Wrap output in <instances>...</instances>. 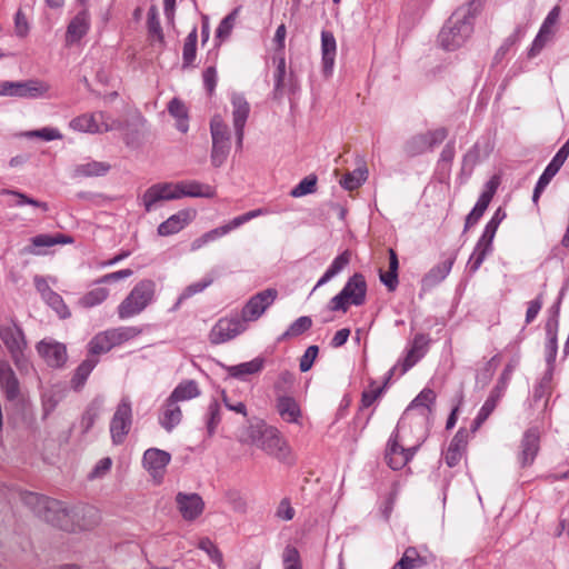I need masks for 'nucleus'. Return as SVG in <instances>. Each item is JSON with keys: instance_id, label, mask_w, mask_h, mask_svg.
<instances>
[{"instance_id": "nucleus-47", "label": "nucleus", "mask_w": 569, "mask_h": 569, "mask_svg": "<svg viewBox=\"0 0 569 569\" xmlns=\"http://www.w3.org/2000/svg\"><path fill=\"white\" fill-rule=\"evenodd\" d=\"M368 170L366 167H358L351 172H347L340 180V184L349 191H352L361 186L367 179Z\"/></svg>"}, {"instance_id": "nucleus-20", "label": "nucleus", "mask_w": 569, "mask_h": 569, "mask_svg": "<svg viewBox=\"0 0 569 569\" xmlns=\"http://www.w3.org/2000/svg\"><path fill=\"white\" fill-rule=\"evenodd\" d=\"M90 29V14L87 9L78 12L69 22L66 32V43L71 46L83 38Z\"/></svg>"}, {"instance_id": "nucleus-51", "label": "nucleus", "mask_w": 569, "mask_h": 569, "mask_svg": "<svg viewBox=\"0 0 569 569\" xmlns=\"http://www.w3.org/2000/svg\"><path fill=\"white\" fill-rule=\"evenodd\" d=\"M108 331L113 346L121 345L122 342L133 339L141 333V329L137 327H119Z\"/></svg>"}, {"instance_id": "nucleus-44", "label": "nucleus", "mask_w": 569, "mask_h": 569, "mask_svg": "<svg viewBox=\"0 0 569 569\" xmlns=\"http://www.w3.org/2000/svg\"><path fill=\"white\" fill-rule=\"evenodd\" d=\"M569 156V139L565 142V144L558 150L552 160L543 170L542 174L552 179L560 168L563 166L565 161Z\"/></svg>"}, {"instance_id": "nucleus-23", "label": "nucleus", "mask_w": 569, "mask_h": 569, "mask_svg": "<svg viewBox=\"0 0 569 569\" xmlns=\"http://www.w3.org/2000/svg\"><path fill=\"white\" fill-rule=\"evenodd\" d=\"M0 388L10 401L19 396V380L7 361H0Z\"/></svg>"}, {"instance_id": "nucleus-31", "label": "nucleus", "mask_w": 569, "mask_h": 569, "mask_svg": "<svg viewBox=\"0 0 569 569\" xmlns=\"http://www.w3.org/2000/svg\"><path fill=\"white\" fill-rule=\"evenodd\" d=\"M231 104L233 128L240 131L241 128H244L248 120L250 113V104L240 93H232Z\"/></svg>"}, {"instance_id": "nucleus-46", "label": "nucleus", "mask_w": 569, "mask_h": 569, "mask_svg": "<svg viewBox=\"0 0 569 569\" xmlns=\"http://www.w3.org/2000/svg\"><path fill=\"white\" fill-rule=\"evenodd\" d=\"M436 401V392L429 388L423 389L411 402L408 410L421 409L425 412H431Z\"/></svg>"}, {"instance_id": "nucleus-59", "label": "nucleus", "mask_w": 569, "mask_h": 569, "mask_svg": "<svg viewBox=\"0 0 569 569\" xmlns=\"http://www.w3.org/2000/svg\"><path fill=\"white\" fill-rule=\"evenodd\" d=\"M46 499H47L46 496H42V495H39L36 492L26 491V492L21 493V501L27 507H29L38 517H39V513H40L43 505L46 503Z\"/></svg>"}, {"instance_id": "nucleus-10", "label": "nucleus", "mask_w": 569, "mask_h": 569, "mask_svg": "<svg viewBox=\"0 0 569 569\" xmlns=\"http://www.w3.org/2000/svg\"><path fill=\"white\" fill-rule=\"evenodd\" d=\"M4 97H17L26 99H37L43 97L49 91V84L38 79L26 81H7Z\"/></svg>"}, {"instance_id": "nucleus-38", "label": "nucleus", "mask_w": 569, "mask_h": 569, "mask_svg": "<svg viewBox=\"0 0 569 569\" xmlns=\"http://www.w3.org/2000/svg\"><path fill=\"white\" fill-rule=\"evenodd\" d=\"M72 240L63 234L50 236V234H38L31 238L32 247L27 248V252L31 254H40L41 252L36 248L40 247H52L54 244L70 243Z\"/></svg>"}, {"instance_id": "nucleus-6", "label": "nucleus", "mask_w": 569, "mask_h": 569, "mask_svg": "<svg viewBox=\"0 0 569 569\" xmlns=\"http://www.w3.org/2000/svg\"><path fill=\"white\" fill-rule=\"evenodd\" d=\"M0 339L8 349L14 365L19 370L28 368L24 356L27 340L22 329L14 322L0 325Z\"/></svg>"}, {"instance_id": "nucleus-12", "label": "nucleus", "mask_w": 569, "mask_h": 569, "mask_svg": "<svg viewBox=\"0 0 569 569\" xmlns=\"http://www.w3.org/2000/svg\"><path fill=\"white\" fill-rule=\"evenodd\" d=\"M180 199L178 182H162L156 183L149 187L143 196L142 202L146 211L150 212L157 208V203L160 201H169Z\"/></svg>"}, {"instance_id": "nucleus-28", "label": "nucleus", "mask_w": 569, "mask_h": 569, "mask_svg": "<svg viewBox=\"0 0 569 569\" xmlns=\"http://www.w3.org/2000/svg\"><path fill=\"white\" fill-rule=\"evenodd\" d=\"M277 411L289 423H300L301 410L295 398L280 396L277 399Z\"/></svg>"}, {"instance_id": "nucleus-56", "label": "nucleus", "mask_w": 569, "mask_h": 569, "mask_svg": "<svg viewBox=\"0 0 569 569\" xmlns=\"http://www.w3.org/2000/svg\"><path fill=\"white\" fill-rule=\"evenodd\" d=\"M317 177L309 174L303 178L291 191L290 196L293 198H300L316 191Z\"/></svg>"}, {"instance_id": "nucleus-29", "label": "nucleus", "mask_w": 569, "mask_h": 569, "mask_svg": "<svg viewBox=\"0 0 569 569\" xmlns=\"http://www.w3.org/2000/svg\"><path fill=\"white\" fill-rule=\"evenodd\" d=\"M337 51L336 39L330 31L323 30L321 32V53H322V66L323 72L330 74L335 64Z\"/></svg>"}, {"instance_id": "nucleus-32", "label": "nucleus", "mask_w": 569, "mask_h": 569, "mask_svg": "<svg viewBox=\"0 0 569 569\" xmlns=\"http://www.w3.org/2000/svg\"><path fill=\"white\" fill-rule=\"evenodd\" d=\"M182 412L178 402L170 397L166 400L159 418L160 425L167 430L171 431L181 421Z\"/></svg>"}, {"instance_id": "nucleus-49", "label": "nucleus", "mask_w": 569, "mask_h": 569, "mask_svg": "<svg viewBox=\"0 0 569 569\" xmlns=\"http://www.w3.org/2000/svg\"><path fill=\"white\" fill-rule=\"evenodd\" d=\"M261 214H263L262 209L251 210L241 216L233 218L230 222H228L227 224L220 226L217 229L219 232H221V237H222V236L229 233L231 230L239 228L243 223H246V222L250 221L251 219L257 218Z\"/></svg>"}, {"instance_id": "nucleus-9", "label": "nucleus", "mask_w": 569, "mask_h": 569, "mask_svg": "<svg viewBox=\"0 0 569 569\" xmlns=\"http://www.w3.org/2000/svg\"><path fill=\"white\" fill-rule=\"evenodd\" d=\"M277 297L278 291L273 288H268L253 295L243 306L240 318L244 323L257 321L276 301Z\"/></svg>"}, {"instance_id": "nucleus-39", "label": "nucleus", "mask_w": 569, "mask_h": 569, "mask_svg": "<svg viewBox=\"0 0 569 569\" xmlns=\"http://www.w3.org/2000/svg\"><path fill=\"white\" fill-rule=\"evenodd\" d=\"M197 41H198V32L197 28L189 32L187 38L184 39L183 49H182V68L187 69L190 67H194V60L197 57Z\"/></svg>"}, {"instance_id": "nucleus-24", "label": "nucleus", "mask_w": 569, "mask_h": 569, "mask_svg": "<svg viewBox=\"0 0 569 569\" xmlns=\"http://www.w3.org/2000/svg\"><path fill=\"white\" fill-rule=\"evenodd\" d=\"M560 14V8L555 7L551 9V11L546 17L545 21L542 22L540 30L537 34V37L533 40L532 47L529 51L530 56H535L536 52H539L546 42L548 41L549 37L552 34V27L556 24V22L559 19Z\"/></svg>"}, {"instance_id": "nucleus-18", "label": "nucleus", "mask_w": 569, "mask_h": 569, "mask_svg": "<svg viewBox=\"0 0 569 569\" xmlns=\"http://www.w3.org/2000/svg\"><path fill=\"white\" fill-rule=\"evenodd\" d=\"M176 503L184 520H193L199 517L203 509L204 502L198 493L178 492Z\"/></svg>"}, {"instance_id": "nucleus-35", "label": "nucleus", "mask_w": 569, "mask_h": 569, "mask_svg": "<svg viewBox=\"0 0 569 569\" xmlns=\"http://www.w3.org/2000/svg\"><path fill=\"white\" fill-rule=\"evenodd\" d=\"M263 365L264 360L262 358H254L248 362L226 367V370L230 377L246 380L247 376L259 373L263 369Z\"/></svg>"}, {"instance_id": "nucleus-2", "label": "nucleus", "mask_w": 569, "mask_h": 569, "mask_svg": "<svg viewBox=\"0 0 569 569\" xmlns=\"http://www.w3.org/2000/svg\"><path fill=\"white\" fill-rule=\"evenodd\" d=\"M39 517L44 521L68 528L70 522H77L81 529H89L98 522V512L91 506H76L69 508L62 501L47 497Z\"/></svg>"}, {"instance_id": "nucleus-40", "label": "nucleus", "mask_w": 569, "mask_h": 569, "mask_svg": "<svg viewBox=\"0 0 569 569\" xmlns=\"http://www.w3.org/2000/svg\"><path fill=\"white\" fill-rule=\"evenodd\" d=\"M200 396L198 383L194 380H186L179 383L170 395V398L179 401H186Z\"/></svg>"}, {"instance_id": "nucleus-60", "label": "nucleus", "mask_w": 569, "mask_h": 569, "mask_svg": "<svg viewBox=\"0 0 569 569\" xmlns=\"http://www.w3.org/2000/svg\"><path fill=\"white\" fill-rule=\"evenodd\" d=\"M497 405L493 403V399H487L480 408L477 417L471 423V432H476L481 425L488 419V417L496 409Z\"/></svg>"}, {"instance_id": "nucleus-26", "label": "nucleus", "mask_w": 569, "mask_h": 569, "mask_svg": "<svg viewBox=\"0 0 569 569\" xmlns=\"http://www.w3.org/2000/svg\"><path fill=\"white\" fill-rule=\"evenodd\" d=\"M496 191V187L492 184V182H490V188L489 190L487 191H483L477 203L475 204L473 209L469 212V214L466 217V221H465V228H463V231L466 232L467 230H469L472 226H475L476 223H478V221L481 219V217L483 216L485 211L487 210L492 197H493V193Z\"/></svg>"}, {"instance_id": "nucleus-55", "label": "nucleus", "mask_w": 569, "mask_h": 569, "mask_svg": "<svg viewBox=\"0 0 569 569\" xmlns=\"http://www.w3.org/2000/svg\"><path fill=\"white\" fill-rule=\"evenodd\" d=\"M480 160V151L478 144L470 148L462 158L461 173L470 177L475 167Z\"/></svg>"}, {"instance_id": "nucleus-22", "label": "nucleus", "mask_w": 569, "mask_h": 569, "mask_svg": "<svg viewBox=\"0 0 569 569\" xmlns=\"http://www.w3.org/2000/svg\"><path fill=\"white\" fill-rule=\"evenodd\" d=\"M351 305L361 306L366 300L367 283L361 273H355L349 278L341 290Z\"/></svg>"}, {"instance_id": "nucleus-37", "label": "nucleus", "mask_w": 569, "mask_h": 569, "mask_svg": "<svg viewBox=\"0 0 569 569\" xmlns=\"http://www.w3.org/2000/svg\"><path fill=\"white\" fill-rule=\"evenodd\" d=\"M189 213L180 211L169 217L166 221L159 224V236L166 237L179 232L188 223Z\"/></svg>"}, {"instance_id": "nucleus-53", "label": "nucleus", "mask_w": 569, "mask_h": 569, "mask_svg": "<svg viewBox=\"0 0 569 569\" xmlns=\"http://www.w3.org/2000/svg\"><path fill=\"white\" fill-rule=\"evenodd\" d=\"M109 296L106 288H94L79 299V305L83 308H92L102 303Z\"/></svg>"}, {"instance_id": "nucleus-33", "label": "nucleus", "mask_w": 569, "mask_h": 569, "mask_svg": "<svg viewBox=\"0 0 569 569\" xmlns=\"http://www.w3.org/2000/svg\"><path fill=\"white\" fill-rule=\"evenodd\" d=\"M352 253L350 250H345L342 253H340L338 257L333 259L329 268L326 270V272L322 274V277L318 280L315 289L323 286L328 281H330L332 278L338 276L340 272H342L347 266L351 261Z\"/></svg>"}, {"instance_id": "nucleus-25", "label": "nucleus", "mask_w": 569, "mask_h": 569, "mask_svg": "<svg viewBox=\"0 0 569 569\" xmlns=\"http://www.w3.org/2000/svg\"><path fill=\"white\" fill-rule=\"evenodd\" d=\"M492 242L493 238L488 237L485 233L481 234L468 260L467 267L469 269V272L475 273L476 271H478V269L485 261L486 257L492 252Z\"/></svg>"}, {"instance_id": "nucleus-63", "label": "nucleus", "mask_w": 569, "mask_h": 569, "mask_svg": "<svg viewBox=\"0 0 569 569\" xmlns=\"http://www.w3.org/2000/svg\"><path fill=\"white\" fill-rule=\"evenodd\" d=\"M318 353H319L318 346L312 345L306 349L305 353L301 356L300 361H299V369L301 372H307L312 368L313 362H315L316 358L318 357Z\"/></svg>"}, {"instance_id": "nucleus-52", "label": "nucleus", "mask_w": 569, "mask_h": 569, "mask_svg": "<svg viewBox=\"0 0 569 569\" xmlns=\"http://www.w3.org/2000/svg\"><path fill=\"white\" fill-rule=\"evenodd\" d=\"M148 32L153 41L163 42V32L159 20L158 10L152 6L148 11Z\"/></svg>"}, {"instance_id": "nucleus-3", "label": "nucleus", "mask_w": 569, "mask_h": 569, "mask_svg": "<svg viewBox=\"0 0 569 569\" xmlns=\"http://www.w3.org/2000/svg\"><path fill=\"white\" fill-rule=\"evenodd\" d=\"M475 2L476 0H472L467 6L457 9L441 29L438 39L445 50L453 51L460 48L471 36L476 11Z\"/></svg>"}, {"instance_id": "nucleus-34", "label": "nucleus", "mask_w": 569, "mask_h": 569, "mask_svg": "<svg viewBox=\"0 0 569 569\" xmlns=\"http://www.w3.org/2000/svg\"><path fill=\"white\" fill-rule=\"evenodd\" d=\"M455 258L448 259L435 266L422 279L423 289H431L439 284L451 271Z\"/></svg>"}, {"instance_id": "nucleus-21", "label": "nucleus", "mask_w": 569, "mask_h": 569, "mask_svg": "<svg viewBox=\"0 0 569 569\" xmlns=\"http://www.w3.org/2000/svg\"><path fill=\"white\" fill-rule=\"evenodd\" d=\"M421 446V440L418 439L415 443L408 445L405 442L400 433L393 439V470L398 467H405L416 455Z\"/></svg>"}, {"instance_id": "nucleus-14", "label": "nucleus", "mask_w": 569, "mask_h": 569, "mask_svg": "<svg viewBox=\"0 0 569 569\" xmlns=\"http://www.w3.org/2000/svg\"><path fill=\"white\" fill-rule=\"evenodd\" d=\"M36 349L49 367L61 368L67 362L68 355L66 346L51 338L39 341Z\"/></svg>"}, {"instance_id": "nucleus-41", "label": "nucleus", "mask_w": 569, "mask_h": 569, "mask_svg": "<svg viewBox=\"0 0 569 569\" xmlns=\"http://www.w3.org/2000/svg\"><path fill=\"white\" fill-rule=\"evenodd\" d=\"M391 379V370L386 373L385 381L382 385L371 382L368 389L362 392L361 406L363 408L370 407L381 395L386 391L388 381Z\"/></svg>"}, {"instance_id": "nucleus-4", "label": "nucleus", "mask_w": 569, "mask_h": 569, "mask_svg": "<svg viewBox=\"0 0 569 569\" xmlns=\"http://www.w3.org/2000/svg\"><path fill=\"white\" fill-rule=\"evenodd\" d=\"M156 282L150 279L139 281L118 306L120 319H129L141 313L154 299Z\"/></svg>"}, {"instance_id": "nucleus-58", "label": "nucleus", "mask_w": 569, "mask_h": 569, "mask_svg": "<svg viewBox=\"0 0 569 569\" xmlns=\"http://www.w3.org/2000/svg\"><path fill=\"white\" fill-rule=\"evenodd\" d=\"M238 12L239 9H234L221 20L216 31V36L218 39L224 40L230 36L234 27Z\"/></svg>"}, {"instance_id": "nucleus-64", "label": "nucleus", "mask_w": 569, "mask_h": 569, "mask_svg": "<svg viewBox=\"0 0 569 569\" xmlns=\"http://www.w3.org/2000/svg\"><path fill=\"white\" fill-rule=\"evenodd\" d=\"M284 569H301L300 556L297 548L287 546L283 550Z\"/></svg>"}, {"instance_id": "nucleus-48", "label": "nucleus", "mask_w": 569, "mask_h": 569, "mask_svg": "<svg viewBox=\"0 0 569 569\" xmlns=\"http://www.w3.org/2000/svg\"><path fill=\"white\" fill-rule=\"evenodd\" d=\"M110 166L106 162L90 161L77 166L76 173L82 177H99L106 174Z\"/></svg>"}, {"instance_id": "nucleus-17", "label": "nucleus", "mask_w": 569, "mask_h": 569, "mask_svg": "<svg viewBox=\"0 0 569 569\" xmlns=\"http://www.w3.org/2000/svg\"><path fill=\"white\" fill-rule=\"evenodd\" d=\"M170 460L171 456L169 452L157 448H150L144 451L142 462L149 473L154 479L158 478L160 480Z\"/></svg>"}, {"instance_id": "nucleus-27", "label": "nucleus", "mask_w": 569, "mask_h": 569, "mask_svg": "<svg viewBox=\"0 0 569 569\" xmlns=\"http://www.w3.org/2000/svg\"><path fill=\"white\" fill-rule=\"evenodd\" d=\"M468 442V435L463 430H459L455 437L452 438L446 453H445V461L448 465V467H455L457 466L463 455V451L466 449Z\"/></svg>"}, {"instance_id": "nucleus-61", "label": "nucleus", "mask_w": 569, "mask_h": 569, "mask_svg": "<svg viewBox=\"0 0 569 569\" xmlns=\"http://www.w3.org/2000/svg\"><path fill=\"white\" fill-rule=\"evenodd\" d=\"M221 421V408L218 400H212L208 407L207 429L212 435Z\"/></svg>"}, {"instance_id": "nucleus-11", "label": "nucleus", "mask_w": 569, "mask_h": 569, "mask_svg": "<svg viewBox=\"0 0 569 569\" xmlns=\"http://www.w3.org/2000/svg\"><path fill=\"white\" fill-rule=\"evenodd\" d=\"M247 326L241 318H223L220 319L210 330L209 339L213 345L224 343L243 331Z\"/></svg>"}, {"instance_id": "nucleus-54", "label": "nucleus", "mask_w": 569, "mask_h": 569, "mask_svg": "<svg viewBox=\"0 0 569 569\" xmlns=\"http://www.w3.org/2000/svg\"><path fill=\"white\" fill-rule=\"evenodd\" d=\"M113 346L109 331L98 333L89 343V351L92 355L108 352Z\"/></svg>"}, {"instance_id": "nucleus-15", "label": "nucleus", "mask_w": 569, "mask_h": 569, "mask_svg": "<svg viewBox=\"0 0 569 569\" xmlns=\"http://www.w3.org/2000/svg\"><path fill=\"white\" fill-rule=\"evenodd\" d=\"M429 338L426 335H416L409 348L406 351L405 357L399 360L398 367L400 368V375H405L411 369L428 351Z\"/></svg>"}, {"instance_id": "nucleus-57", "label": "nucleus", "mask_w": 569, "mask_h": 569, "mask_svg": "<svg viewBox=\"0 0 569 569\" xmlns=\"http://www.w3.org/2000/svg\"><path fill=\"white\" fill-rule=\"evenodd\" d=\"M44 301H46V303L48 306H50L57 312V315L61 319H66V318L70 317V310H69V308L67 307V305L64 303L62 297L59 293L52 291L44 299Z\"/></svg>"}, {"instance_id": "nucleus-43", "label": "nucleus", "mask_w": 569, "mask_h": 569, "mask_svg": "<svg viewBox=\"0 0 569 569\" xmlns=\"http://www.w3.org/2000/svg\"><path fill=\"white\" fill-rule=\"evenodd\" d=\"M0 194H7V196H11V197L16 198V200L13 202H9L8 203L9 207H21V206H24V204H30V206L40 208L43 211H48L49 210V206H48L47 202H42V201L36 200L33 198H30L26 193H22V192H20L18 190L1 189L0 190Z\"/></svg>"}, {"instance_id": "nucleus-45", "label": "nucleus", "mask_w": 569, "mask_h": 569, "mask_svg": "<svg viewBox=\"0 0 569 569\" xmlns=\"http://www.w3.org/2000/svg\"><path fill=\"white\" fill-rule=\"evenodd\" d=\"M426 563L415 548H408L401 559L393 566V569H418Z\"/></svg>"}, {"instance_id": "nucleus-7", "label": "nucleus", "mask_w": 569, "mask_h": 569, "mask_svg": "<svg viewBox=\"0 0 569 569\" xmlns=\"http://www.w3.org/2000/svg\"><path fill=\"white\" fill-rule=\"evenodd\" d=\"M210 133L212 139L211 163L213 167L219 168L227 160L231 148L230 130L220 114L212 117Z\"/></svg>"}, {"instance_id": "nucleus-19", "label": "nucleus", "mask_w": 569, "mask_h": 569, "mask_svg": "<svg viewBox=\"0 0 569 569\" xmlns=\"http://www.w3.org/2000/svg\"><path fill=\"white\" fill-rule=\"evenodd\" d=\"M540 433L537 428L528 429L521 439L518 460L522 468L530 466L539 451Z\"/></svg>"}, {"instance_id": "nucleus-42", "label": "nucleus", "mask_w": 569, "mask_h": 569, "mask_svg": "<svg viewBox=\"0 0 569 569\" xmlns=\"http://www.w3.org/2000/svg\"><path fill=\"white\" fill-rule=\"evenodd\" d=\"M213 277L208 274L200 281L193 282L184 288V290L179 296L176 305L172 307V310L176 311L180 307V305L191 298L192 296L202 292L204 289H207L209 286L213 282Z\"/></svg>"}, {"instance_id": "nucleus-36", "label": "nucleus", "mask_w": 569, "mask_h": 569, "mask_svg": "<svg viewBox=\"0 0 569 569\" xmlns=\"http://www.w3.org/2000/svg\"><path fill=\"white\" fill-rule=\"evenodd\" d=\"M559 321L556 318H549L546 322V353L547 362L549 368L552 369V365L556 360L558 345H557V331Z\"/></svg>"}, {"instance_id": "nucleus-16", "label": "nucleus", "mask_w": 569, "mask_h": 569, "mask_svg": "<svg viewBox=\"0 0 569 569\" xmlns=\"http://www.w3.org/2000/svg\"><path fill=\"white\" fill-rule=\"evenodd\" d=\"M277 68L273 74V96L281 99L287 91L295 92L297 89L295 76L292 72L287 74L284 54H277Z\"/></svg>"}, {"instance_id": "nucleus-30", "label": "nucleus", "mask_w": 569, "mask_h": 569, "mask_svg": "<svg viewBox=\"0 0 569 569\" xmlns=\"http://www.w3.org/2000/svg\"><path fill=\"white\" fill-rule=\"evenodd\" d=\"M179 197H193V198H213L216 190L209 186L198 181H181L178 182Z\"/></svg>"}, {"instance_id": "nucleus-13", "label": "nucleus", "mask_w": 569, "mask_h": 569, "mask_svg": "<svg viewBox=\"0 0 569 569\" xmlns=\"http://www.w3.org/2000/svg\"><path fill=\"white\" fill-rule=\"evenodd\" d=\"M447 136L448 132L445 128H438L426 133L417 134L407 141L406 151L410 156L423 153L440 144Z\"/></svg>"}, {"instance_id": "nucleus-5", "label": "nucleus", "mask_w": 569, "mask_h": 569, "mask_svg": "<svg viewBox=\"0 0 569 569\" xmlns=\"http://www.w3.org/2000/svg\"><path fill=\"white\" fill-rule=\"evenodd\" d=\"M258 447L280 462L292 465L295 457L287 440L273 427H259Z\"/></svg>"}, {"instance_id": "nucleus-8", "label": "nucleus", "mask_w": 569, "mask_h": 569, "mask_svg": "<svg viewBox=\"0 0 569 569\" xmlns=\"http://www.w3.org/2000/svg\"><path fill=\"white\" fill-rule=\"evenodd\" d=\"M132 425V409L128 397H123L110 421V435L114 445H121Z\"/></svg>"}, {"instance_id": "nucleus-62", "label": "nucleus", "mask_w": 569, "mask_h": 569, "mask_svg": "<svg viewBox=\"0 0 569 569\" xmlns=\"http://www.w3.org/2000/svg\"><path fill=\"white\" fill-rule=\"evenodd\" d=\"M551 379H552V369L549 368L548 371L546 372V375L539 381V383L535 387V390H533V400L535 401H538L550 393Z\"/></svg>"}, {"instance_id": "nucleus-1", "label": "nucleus", "mask_w": 569, "mask_h": 569, "mask_svg": "<svg viewBox=\"0 0 569 569\" xmlns=\"http://www.w3.org/2000/svg\"><path fill=\"white\" fill-rule=\"evenodd\" d=\"M146 120L139 113H134L130 120L119 121L111 120L110 117L103 112L98 111L93 113H83L73 118L69 122L70 129L83 133H103L112 130L123 131V140L127 146H133L138 141L139 130L143 127Z\"/></svg>"}, {"instance_id": "nucleus-50", "label": "nucleus", "mask_w": 569, "mask_h": 569, "mask_svg": "<svg viewBox=\"0 0 569 569\" xmlns=\"http://www.w3.org/2000/svg\"><path fill=\"white\" fill-rule=\"evenodd\" d=\"M312 326V320L308 316L299 317L297 320H295L290 327L282 333L280 337V340H286L289 338L298 337L306 331H308Z\"/></svg>"}]
</instances>
